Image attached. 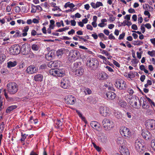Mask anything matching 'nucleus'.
I'll use <instances>...</instances> for the list:
<instances>
[{
    "mask_svg": "<svg viewBox=\"0 0 155 155\" xmlns=\"http://www.w3.org/2000/svg\"><path fill=\"white\" fill-rule=\"evenodd\" d=\"M17 106L16 105H12L8 107L6 110V112L7 113H9L12 110L16 108Z\"/></svg>",
    "mask_w": 155,
    "mask_h": 155,
    "instance_id": "32",
    "label": "nucleus"
},
{
    "mask_svg": "<svg viewBox=\"0 0 155 155\" xmlns=\"http://www.w3.org/2000/svg\"><path fill=\"white\" fill-rule=\"evenodd\" d=\"M49 28L52 29H53L55 26V22L54 20H51L50 21Z\"/></svg>",
    "mask_w": 155,
    "mask_h": 155,
    "instance_id": "35",
    "label": "nucleus"
},
{
    "mask_svg": "<svg viewBox=\"0 0 155 155\" xmlns=\"http://www.w3.org/2000/svg\"><path fill=\"white\" fill-rule=\"evenodd\" d=\"M120 133L121 135L127 139H129L131 136V133L130 130L124 126H122L120 127Z\"/></svg>",
    "mask_w": 155,
    "mask_h": 155,
    "instance_id": "6",
    "label": "nucleus"
},
{
    "mask_svg": "<svg viewBox=\"0 0 155 155\" xmlns=\"http://www.w3.org/2000/svg\"><path fill=\"white\" fill-rule=\"evenodd\" d=\"M84 72L83 68L82 67H80L77 68L74 71V73L77 76H80L83 75Z\"/></svg>",
    "mask_w": 155,
    "mask_h": 155,
    "instance_id": "17",
    "label": "nucleus"
},
{
    "mask_svg": "<svg viewBox=\"0 0 155 155\" xmlns=\"http://www.w3.org/2000/svg\"><path fill=\"white\" fill-rule=\"evenodd\" d=\"M21 8L18 6H16L15 8V11L17 13H18L21 11Z\"/></svg>",
    "mask_w": 155,
    "mask_h": 155,
    "instance_id": "48",
    "label": "nucleus"
},
{
    "mask_svg": "<svg viewBox=\"0 0 155 155\" xmlns=\"http://www.w3.org/2000/svg\"><path fill=\"white\" fill-rule=\"evenodd\" d=\"M113 63L116 67L119 68L120 67V64L117 61L115 60H113Z\"/></svg>",
    "mask_w": 155,
    "mask_h": 155,
    "instance_id": "45",
    "label": "nucleus"
},
{
    "mask_svg": "<svg viewBox=\"0 0 155 155\" xmlns=\"http://www.w3.org/2000/svg\"><path fill=\"white\" fill-rule=\"evenodd\" d=\"M141 31L143 33H144L145 32V29L144 25H142L140 27Z\"/></svg>",
    "mask_w": 155,
    "mask_h": 155,
    "instance_id": "50",
    "label": "nucleus"
},
{
    "mask_svg": "<svg viewBox=\"0 0 155 155\" xmlns=\"http://www.w3.org/2000/svg\"><path fill=\"white\" fill-rule=\"evenodd\" d=\"M43 76L41 74H36L34 77V80L36 82H41L43 80Z\"/></svg>",
    "mask_w": 155,
    "mask_h": 155,
    "instance_id": "22",
    "label": "nucleus"
},
{
    "mask_svg": "<svg viewBox=\"0 0 155 155\" xmlns=\"http://www.w3.org/2000/svg\"><path fill=\"white\" fill-rule=\"evenodd\" d=\"M80 55V53L77 50H72L71 51L68 55V59L70 61H75L78 59Z\"/></svg>",
    "mask_w": 155,
    "mask_h": 155,
    "instance_id": "8",
    "label": "nucleus"
},
{
    "mask_svg": "<svg viewBox=\"0 0 155 155\" xmlns=\"http://www.w3.org/2000/svg\"><path fill=\"white\" fill-rule=\"evenodd\" d=\"M129 96L128 98H126V100L128 102L129 104L134 108L139 109L140 107V104L137 105V102H140V100L138 98L132 97L131 96L127 95Z\"/></svg>",
    "mask_w": 155,
    "mask_h": 155,
    "instance_id": "1",
    "label": "nucleus"
},
{
    "mask_svg": "<svg viewBox=\"0 0 155 155\" xmlns=\"http://www.w3.org/2000/svg\"><path fill=\"white\" fill-rule=\"evenodd\" d=\"M117 144L119 145L120 147L122 146H125L126 141L122 137H118L117 140Z\"/></svg>",
    "mask_w": 155,
    "mask_h": 155,
    "instance_id": "23",
    "label": "nucleus"
},
{
    "mask_svg": "<svg viewBox=\"0 0 155 155\" xmlns=\"http://www.w3.org/2000/svg\"><path fill=\"white\" fill-rule=\"evenodd\" d=\"M22 137L21 139V141H24L25 139H26L27 136H28V135H26L25 134H22Z\"/></svg>",
    "mask_w": 155,
    "mask_h": 155,
    "instance_id": "47",
    "label": "nucleus"
},
{
    "mask_svg": "<svg viewBox=\"0 0 155 155\" xmlns=\"http://www.w3.org/2000/svg\"><path fill=\"white\" fill-rule=\"evenodd\" d=\"M92 144L94 147L97 151H101V149L99 147L97 146L94 143H92Z\"/></svg>",
    "mask_w": 155,
    "mask_h": 155,
    "instance_id": "44",
    "label": "nucleus"
},
{
    "mask_svg": "<svg viewBox=\"0 0 155 155\" xmlns=\"http://www.w3.org/2000/svg\"><path fill=\"white\" fill-rule=\"evenodd\" d=\"M101 141L104 143H106L107 141V137H104L102 138L101 139Z\"/></svg>",
    "mask_w": 155,
    "mask_h": 155,
    "instance_id": "60",
    "label": "nucleus"
},
{
    "mask_svg": "<svg viewBox=\"0 0 155 155\" xmlns=\"http://www.w3.org/2000/svg\"><path fill=\"white\" fill-rule=\"evenodd\" d=\"M76 112L78 114L79 116L84 121L85 120V118L82 116V114L78 110H76Z\"/></svg>",
    "mask_w": 155,
    "mask_h": 155,
    "instance_id": "39",
    "label": "nucleus"
},
{
    "mask_svg": "<svg viewBox=\"0 0 155 155\" xmlns=\"http://www.w3.org/2000/svg\"><path fill=\"white\" fill-rule=\"evenodd\" d=\"M60 61L58 60L50 61L48 64V67L51 68L57 67L59 66Z\"/></svg>",
    "mask_w": 155,
    "mask_h": 155,
    "instance_id": "18",
    "label": "nucleus"
},
{
    "mask_svg": "<svg viewBox=\"0 0 155 155\" xmlns=\"http://www.w3.org/2000/svg\"><path fill=\"white\" fill-rule=\"evenodd\" d=\"M91 36L94 39H97L98 38V35L95 33L92 34Z\"/></svg>",
    "mask_w": 155,
    "mask_h": 155,
    "instance_id": "61",
    "label": "nucleus"
},
{
    "mask_svg": "<svg viewBox=\"0 0 155 155\" xmlns=\"http://www.w3.org/2000/svg\"><path fill=\"white\" fill-rule=\"evenodd\" d=\"M150 41L153 45L155 46V38L150 39Z\"/></svg>",
    "mask_w": 155,
    "mask_h": 155,
    "instance_id": "64",
    "label": "nucleus"
},
{
    "mask_svg": "<svg viewBox=\"0 0 155 155\" xmlns=\"http://www.w3.org/2000/svg\"><path fill=\"white\" fill-rule=\"evenodd\" d=\"M99 111L101 115L105 117H109L112 114L111 109L104 106H101L99 109Z\"/></svg>",
    "mask_w": 155,
    "mask_h": 155,
    "instance_id": "4",
    "label": "nucleus"
},
{
    "mask_svg": "<svg viewBox=\"0 0 155 155\" xmlns=\"http://www.w3.org/2000/svg\"><path fill=\"white\" fill-rule=\"evenodd\" d=\"M144 25L145 27L148 29H150L151 27V25L150 23H147Z\"/></svg>",
    "mask_w": 155,
    "mask_h": 155,
    "instance_id": "59",
    "label": "nucleus"
},
{
    "mask_svg": "<svg viewBox=\"0 0 155 155\" xmlns=\"http://www.w3.org/2000/svg\"><path fill=\"white\" fill-rule=\"evenodd\" d=\"M55 54L54 51L51 50L45 54V58L48 61H50L52 60L54 57Z\"/></svg>",
    "mask_w": 155,
    "mask_h": 155,
    "instance_id": "19",
    "label": "nucleus"
},
{
    "mask_svg": "<svg viewBox=\"0 0 155 155\" xmlns=\"http://www.w3.org/2000/svg\"><path fill=\"white\" fill-rule=\"evenodd\" d=\"M125 32H123L122 34H120L119 36L118 39H123L125 36Z\"/></svg>",
    "mask_w": 155,
    "mask_h": 155,
    "instance_id": "46",
    "label": "nucleus"
},
{
    "mask_svg": "<svg viewBox=\"0 0 155 155\" xmlns=\"http://www.w3.org/2000/svg\"><path fill=\"white\" fill-rule=\"evenodd\" d=\"M147 54L150 56L153 57L155 56V51L153 50L151 51H149L147 52Z\"/></svg>",
    "mask_w": 155,
    "mask_h": 155,
    "instance_id": "37",
    "label": "nucleus"
},
{
    "mask_svg": "<svg viewBox=\"0 0 155 155\" xmlns=\"http://www.w3.org/2000/svg\"><path fill=\"white\" fill-rule=\"evenodd\" d=\"M47 68V66L45 64H43L40 67L39 69L44 70L45 69Z\"/></svg>",
    "mask_w": 155,
    "mask_h": 155,
    "instance_id": "49",
    "label": "nucleus"
},
{
    "mask_svg": "<svg viewBox=\"0 0 155 155\" xmlns=\"http://www.w3.org/2000/svg\"><path fill=\"white\" fill-rule=\"evenodd\" d=\"M26 46V45L24 44L22 45L21 48V50L25 53H26V51L28 49V48H27Z\"/></svg>",
    "mask_w": 155,
    "mask_h": 155,
    "instance_id": "38",
    "label": "nucleus"
},
{
    "mask_svg": "<svg viewBox=\"0 0 155 155\" xmlns=\"http://www.w3.org/2000/svg\"><path fill=\"white\" fill-rule=\"evenodd\" d=\"M75 31L73 29H72L71 31L68 32V34L69 35H73L75 33Z\"/></svg>",
    "mask_w": 155,
    "mask_h": 155,
    "instance_id": "63",
    "label": "nucleus"
},
{
    "mask_svg": "<svg viewBox=\"0 0 155 155\" xmlns=\"http://www.w3.org/2000/svg\"><path fill=\"white\" fill-rule=\"evenodd\" d=\"M32 6L34 7H36V10H38L39 11H41L42 10V8L40 5L35 6L32 5Z\"/></svg>",
    "mask_w": 155,
    "mask_h": 155,
    "instance_id": "41",
    "label": "nucleus"
},
{
    "mask_svg": "<svg viewBox=\"0 0 155 155\" xmlns=\"http://www.w3.org/2000/svg\"><path fill=\"white\" fill-rule=\"evenodd\" d=\"M106 95L107 98L110 100L114 99L116 97L115 94L114 92L112 91H108L107 92Z\"/></svg>",
    "mask_w": 155,
    "mask_h": 155,
    "instance_id": "21",
    "label": "nucleus"
},
{
    "mask_svg": "<svg viewBox=\"0 0 155 155\" xmlns=\"http://www.w3.org/2000/svg\"><path fill=\"white\" fill-rule=\"evenodd\" d=\"M108 38L110 40H115V38L112 34H110L109 35Z\"/></svg>",
    "mask_w": 155,
    "mask_h": 155,
    "instance_id": "53",
    "label": "nucleus"
},
{
    "mask_svg": "<svg viewBox=\"0 0 155 155\" xmlns=\"http://www.w3.org/2000/svg\"><path fill=\"white\" fill-rule=\"evenodd\" d=\"M107 25L106 23H102L101 22V23L99 24H98V26H99L100 27L102 28L104 27L105 26H106Z\"/></svg>",
    "mask_w": 155,
    "mask_h": 155,
    "instance_id": "57",
    "label": "nucleus"
},
{
    "mask_svg": "<svg viewBox=\"0 0 155 155\" xmlns=\"http://www.w3.org/2000/svg\"><path fill=\"white\" fill-rule=\"evenodd\" d=\"M20 48L19 45L15 44L12 46L9 49V52L11 54L16 55L20 53Z\"/></svg>",
    "mask_w": 155,
    "mask_h": 155,
    "instance_id": "9",
    "label": "nucleus"
},
{
    "mask_svg": "<svg viewBox=\"0 0 155 155\" xmlns=\"http://www.w3.org/2000/svg\"><path fill=\"white\" fill-rule=\"evenodd\" d=\"M86 64L87 67L91 69L95 70L98 67L99 62L96 58H92L87 61Z\"/></svg>",
    "mask_w": 155,
    "mask_h": 155,
    "instance_id": "3",
    "label": "nucleus"
},
{
    "mask_svg": "<svg viewBox=\"0 0 155 155\" xmlns=\"http://www.w3.org/2000/svg\"><path fill=\"white\" fill-rule=\"evenodd\" d=\"M150 146L152 149L155 151V139H153L151 140Z\"/></svg>",
    "mask_w": 155,
    "mask_h": 155,
    "instance_id": "36",
    "label": "nucleus"
},
{
    "mask_svg": "<svg viewBox=\"0 0 155 155\" xmlns=\"http://www.w3.org/2000/svg\"><path fill=\"white\" fill-rule=\"evenodd\" d=\"M7 67L9 68H11L12 67H14L17 65V62L15 61H9L7 63Z\"/></svg>",
    "mask_w": 155,
    "mask_h": 155,
    "instance_id": "30",
    "label": "nucleus"
},
{
    "mask_svg": "<svg viewBox=\"0 0 155 155\" xmlns=\"http://www.w3.org/2000/svg\"><path fill=\"white\" fill-rule=\"evenodd\" d=\"M142 135L146 140H148L151 137V134L149 131L145 130L142 133Z\"/></svg>",
    "mask_w": 155,
    "mask_h": 155,
    "instance_id": "25",
    "label": "nucleus"
},
{
    "mask_svg": "<svg viewBox=\"0 0 155 155\" xmlns=\"http://www.w3.org/2000/svg\"><path fill=\"white\" fill-rule=\"evenodd\" d=\"M91 126L94 129L97 130L99 128L98 123L96 121H92L91 123Z\"/></svg>",
    "mask_w": 155,
    "mask_h": 155,
    "instance_id": "28",
    "label": "nucleus"
},
{
    "mask_svg": "<svg viewBox=\"0 0 155 155\" xmlns=\"http://www.w3.org/2000/svg\"><path fill=\"white\" fill-rule=\"evenodd\" d=\"M91 5L95 9L99 8L100 6H103V3L100 2H97L96 3L92 2L91 3Z\"/></svg>",
    "mask_w": 155,
    "mask_h": 155,
    "instance_id": "24",
    "label": "nucleus"
},
{
    "mask_svg": "<svg viewBox=\"0 0 155 155\" xmlns=\"http://www.w3.org/2000/svg\"><path fill=\"white\" fill-rule=\"evenodd\" d=\"M86 28L87 29L91 31H92L93 29L92 26L89 24H88L87 25Z\"/></svg>",
    "mask_w": 155,
    "mask_h": 155,
    "instance_id": "56",
    "label": "nucleus"
},
{
    "mask_svg": "<svg viewBox=\"0 0 155 155\" xmlns=\"http://www.w3.org/2000/svg\"><path fill=\"white\" fill-rule=\"evenodd\" d=\"M103 127L106 130H110L114 126V124L111 120L108 118H105L102 121Z\"/></svg>",
    "mask_w": 155,
    "mask_h": 155,
    "instance_id": "2",
    "label": "nucleus"
},
{
    "mask_svg": "<svg viewBox=\"0 0 155 155\" xmlns=\"http://www.w3.org/2000/svg\"><path fill=\"white\" fill-rule=\"evenodd\" d=\"M144 14L145 15H147L148 16V18H150V12L147 11H145Z\"/></svg>",
    "mask_w": 155,
    "mask_h": 155,
    "instance_id": "52",
    "label": "nucleus"
},
{
    "mask_svg": "<svg viewBox=\"0 0 155 155\" xmlns=\"http://www.w3.org/2000/svg\"><path fill=\"white\" fill-rule=\"evenodd\" d=\"M108 75L106 73L102 72L99 73L97 75L98 78L101 80H104L108 78Z\"/></svg>",
    "mask_w": 155,
    "mask_h": 155,
    "instance_id": "20",
    "label": "nucleus"
},
{
    "mask_svg": "<svg viewBox=\"0 0 155 155\" xmlns=\"http://www.w3.org/2000/svg\"><path fill=\"white\" fill-rule=\"evenodd\" d=\"M75 7V5L72 3H71L69 2L65 3L64 5V7L65 8L68 7L71 8H73Z\"/></svg>",
    "mask_w": 155,
    "mask_h": 155,
    "instance_id": "33",
    "label": "nucleus"
},
{
    "mask_svg": "<svg viewBox=\"0 0 155 155\" xmlns=\"http://www.w3.org/2000/svg\"><path fill=\"white\" fill-rule=\"evenodd\" d=\"M114 115L118 119H120L122 117V114L121 112L117 110H114Z\"/></svg>",
    "mask_w": 155,
    "mask_h": 155,
    "instance_id": "27",
    "label": "nucleus"
},
{
    "mask_svg": "<svg viewBox=\"0 0 155 155\" xmlns=\"http://www.w3.org/2000/svg\"><path fill=\"white\" fill-rule=\"evenodd\" d=\"M123 23H125L126 25L128 26H130L132 25L131 22L129 21H124Z\"/></svg>",
    "mask_w": 155,
    "mask_h": 155,
    "instance_id": "58",
    "label": "nucleus"
},
{
    "mask_svg": "<svg viewBox=\"0 0 155 155\" xmlns=\"http://www.w3.org/2000/svg\"><path fill=\"white\" fill-rule=\"evenodd\" d=\"M146 127L150 130H152L155 128V120L149 119L146 120L145 123Z\"/></svg>",
    "mask_w": 155,
    "mask_h": 155,
    "instance_id": "11",
    "label": "nucleus"
},
{
    "mask_svg": "<svg viewBox=\"0 0 155 155\" xmlns=\"http://www.w3.org/2000/svg\"><path fill=\"white\" fill-rule=\"evenodd\" d=\"M65 102L70 105L74 104L76 101V98L73 95H68L64 98Z\"/></svg>",
    "mask_w": 155,
    "mask_h": 155,
    "instance_id": "13",
    "label": "nucleus"
},
{
    "mask_svg": "<svg viewBox=\"0 0 155 155\" xmlns=\"http://www.w3.org/2000/svg\"><path fill=\"white\" fill-rule=\"evenodd\" d=\"M29 29V27L28 26L25 27L24 29L22 30V32H27Z\"/></svg>",
    "mask_w": 155,
    "mask_h": 155,
    "instance_id": "51",
    "label": "nucleus"
},
{
    "mask_svg": "<svg viewBox=\"0 0 155 155\" xmlns=\"http://www.w3.org/2000/svg\"><path fill=\"white\" fill-rule=\"evenodd\" d=\"M65 50L64 48L59 49L57 51V55L58 56H61L64 53Z\"/></svg>",
    "mask_w": 155,
    "mask_h": 155,
    "instance_id": "31",
    "label": "nucleus"
},
{
    "mask_svg": "<svg viewBox=\"0 0 155 155\" xmlns=\"http://www.w3.org/2000/svg\"><path fill=\"white\" fill-rule=\"evenodd\" d=\"M104 33L107 35H108L109 34V31L108 30L105 29L103 31Z\"/></svg>",
    "mask_w": 155,
    "mask_h": 155,
    "instance_id": "62",
    "label": "nucleus"
},
{
    "mask_svg": "<svg viewBox=\"0 0 155 155\" xmlns=\"http://www.w3.org/2000/svg\"><path fill=\"white\" fill-rule=\"evenodd\" d=\"M102 53L104 54L106 56H109V53L106 51L103 50L102 51Z\"/></svg>",
    "mask_w": 155,
    "mask_h": 155,
    "instance_id": "55",
    "label": "nucleus"
},
{
    "mask_svg": "<svg viewBox=\"0 0 155 155\" xmlns=\"http://www.w3.org/2000/svg\"><path fill=\"white\" fill-rule=\"evenodd\" d=\"M139 17L138 18V23L140 24L142 23L143 21V18L140 15H138Z\"/></svg>",
    "mask_w": 155,
    "mask_h": 155,
    "instance_id": "43",
    "label": "nucleus"
},
{
    "mask_svg": "<svg viewBox=\"0 0 155 155\" xmlns=\"http://www.w3.org/2000/svg\"><path fill=\"white\" fill-rule=\"evenodd\" d=\"M27 72L29 74L36 73L38 71V68L34 65H31L28 67L26 70Z\"/></svg>",
    "mask_w": 155,
    "mask_h": 155,
    "instance_id": "14",
    "label": "nucleus"
},
{
    "mask_svg": "<svg viewBox=\"0 0 155 155\" xmlns=\"http://www.w3.org/2000/svg\"><path fill=\"white\" fill-rule=\"evenodd\" d=\"M127 91L128 93H129L130 94V95H132L134 93V92L133 89L130 88H128V89Z\"/></svg>",
    "mask_w": 155,
    "mask_h": 155,
    "instance_id": "54",
    "label": "nucleus"
},
{
    "mask_svg": "<svg viewBox=\"0 0 155 155\" xmlns=\"http://www.w3.org/2000/svg\"><path fill=\"white\" fill-rule=\"evenodd\" d=\"M49 73L52 76L59 77H63L65 74L64 70L63 69H52L49 70Z\"/></svg>",
    "mask_w": 155,
    "mask_h": 155,
    "instance_id": "5",
    "label": "nucleus"
},
{
    "mask_svg": "<svg viewBox=\"0 0 155 155\" xmlns=\"http://www.w3.org/2000/svg\"><path fill=\"white\" fill-rule=\"evenodd\" d=\"M143 42L140 41H136L134 42V44L135 45H140L143 44Z\"/></svg>",
    "mask_w": 155,
    "mask_h": 155,
    "instance_id": "40",
    "label": "nucleus"
},
{
    "mask_svg": "<svg viewBox=\"0 0 155 155\" xmlns=\"http://www.w3.org/2000/svg\"><path fill=\"white\" fill-rule=\"evenodd\" d=\"M118 104L119 106L124 108L126 107L127 106L126 102L125 101L122 100H119Z\"/></svg>",
    "mask_w": 155,
    "mask_h": 155,
    "instance_id": "29",
    "label": "nucleus"
},
{
    "mask_svg": "<svg viewBox=\"0 0 155 155\" xmlns=\"http://www.w3.org/2000/svg\"><path fill=\"white\" fill-rule=\"evenodd\" d=\"M105 68L109 72H114V70L110 67L108 66H106L105 67Z\"/></svg>",
    "mask_w": 155,
    "mask_h": 155,
    "instance_id": "42",
    "label": "nucleus"
},
{
    "mask_svg": "<svg viewBox=\"0 0 155 155\" xmlns=\"http://www.w3.org/2000/svg\"><path fill=\"white\" fill-rule=\"evenodd\" d=\"M135 147L137 151L141 152L144 149L143 143L141 140H136L135 143Z\"/></svg>",
    "mask_w": 155,
    "mask_h": 155,
    "instance_id": "12",
    "label": "nucleus"
},
{
    "mask_svg": "<svg viewBox=\"0 0 155 155\" xmlns=\"http://www.w3.org/2000/svg\"><path fill=\"white\" fill-rule=\"evenodd\" d=\"M115 86L117 88L120 90H123L126 89L127 85L124 81L121 79H118L115 82Z\"/></svg>",
    "mask_w": 155,
    "mask_h": 155,
    "instance_id": "10",
    "label": "nucleus"
},
{
    "mask_svg": "<svg viewBox=\"0 0 155 155\" xmlns=\"http://www.w3.org/2000/svg\"><path fill=\"white\" fill-rule=\"evenodd\" d=\"M7 87L8 92L11 94L15 93L18 90V85L14 82L8 83L7 85Z\"/></svg>",
    "mask_w": 155,
    "mask_h": 155,
    "instance_id": "7",
    "label": "nucleus"
},
{
    "mask_svg": "<svg viewBox=\"0 0 155 155\" xmlns=\"http://www.w3.org/2000/svg\"><path fill=\"white\" fill-rule=\"evenodd\" d=\"M97 57L98 58H100L103 60V63H104L106 64H109L111 66L113 65L112 64H109L110 63V62L107 59V58L104 56L101 55L99 54L97 55Z\"/></svg>",
    "mask_w": 155,
    "mask_h": 155,
    "instance_id": "26",
    "label": "nucleus"
},
{
    "mask_svg": "<svg viewBox=\"0 0 155 155\" xmlns=\"http://www.w3.org/2000/svg\"><path fill=\"white\" fill-rule=\"evenodd\" d=\"M70 82L66 78H63L61 81L60 86L61 87L64 89H67L70 86Z\"/></svg>",
    "mask_w": 155,
    "mask_h": 155,
    "instance_id": "15",
    "label": "nucleus"
},
{
    "mask_svg": "<svg viewBox=\"0 0 155 155\" xmlns=\"http://www.w3.org/2000/svg\"><path fill=\"white\" fill-rule=\"evenodd\" d=\"M40 46L38 44H34L32 45L31 48L32 49L35 51H37L38 50Z\"/></svg>",
    "mask_w": 155,
    "mask_h": 155,
    "instance_id": "34",
    "label": "nucleus"
},
{
    "mask_svg": "<svg viewBox=\"0 0 155 155\" xmlns=\"http://www.w3.org/2000/svg\"><path fill=\"white\" fill-rule=\"evenodd\" d=\"M119 149L122 155H130L129 150L125 146L119 147Z\"/></svg>",
    "mask_w": 155,
    "mask_h": 155,
    "instance_id": "16",
    "label": "nucleus"
}]
</instances>
